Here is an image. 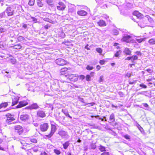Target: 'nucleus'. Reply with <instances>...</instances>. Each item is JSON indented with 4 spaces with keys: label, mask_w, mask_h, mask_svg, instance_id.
<instances>
[{
    "label": "nucleus",
    "mask_w": 155,
    "mask_h": 155,
    "mask_svg": "<svg viewBox=\"0 0 155 155\" xmlns=\"http://www.w3.org/2000/svg\"><path fill=\"white\" fill-rule=\"evenodd\" d=\"M65 76L70 81L73 82L77 81L78 79V76L76 74H68Z\"/></svg>",
    "instance_id": "obj_1"
},
{
    "label": "nucleus",
    "mask_w": 155,
    "mask_h": 155,
    "mask_svg": "<svg viewBox=\"0 0 155 155\" xmlns=\"http://www.w3.org/2000/svg\"><path fill=\"white\" fill-rule=\"evenodd\" d=\"M56 126L55 125L51 124V129L50 133L48 135H45V136L48 138L51 137L56 131Z\"/></svg>",
    "instance_id": "obj_2"
},
{
    "label": "nucleus",
    "mask_w": 155,
    "mask_h": 155,
    "mask_svg": "<svg viewBox=\"0 0 155 155\" xmlns=\"http://www.w3.org/2000/svg\"><path fill=\"white\" fill-rule=\"evenodd\" d=\"M39 108V106L36 103H33L31 104H30L28 107L25 108V109H29L30 110H36Z\"/></svg>",
    "instance_id": "obj_3"
},
{
    "label": "nucleus",
    "mask_w": 155,
    "mask_h": 155,
    "mask_svg": "<svg viewBox=\"0 0 155 155\" xmlns=\"http://www.w3.org/2000/svg\"><path fill=\"white\" fill-rule=\"evenodd\" d=\"M58 134L63 138L68 139L69 138L68 132L64 130H60L58 132Z\"/></svg>",
    "instance_id": "obj_4"
},
{
    "label": "nucleus",
    "mask_w": 155,
    "mask_h": 155,
    "mask_svg": "<svg viewBox=\"0 0 155 155\" xmlns=\"http://www.w3.org/2000/svg\"><path fill=\"white\" fill-rule=\"evenodd\" d=\"M55 63L59 65H64L66 64L67 62L64 60L62 58H58L55 61Z\"/></svg>",
    "instance_id": "obj_5"
},
{
    "label": "nucleus",
    "mask_w": 155,
    "mask_h": 155,
    "mask_svg": "<svg viewBox=\"0 0 155 155\" xmlns=\"http://www.w3.org/2000/svg\"><path fill=\"white\" fill-rule=\"evenodd\" d=\"M37 115L38 117L44 118L46 117L45 111L41 110H38L37 112Z\"/></svg>",
    "instance_id": "obj_6"
},
{
    "label": "nucleus",
    "mask_w": 155,
    "mask_h": 155,
    "mask_svg": "<svg viewBox=\"0 0 155 155\" xmlns=\"http://www.w3.org/2000/svg\"><path fill=\"white\" fill-rule=\"evenodd\" d=\"M49 128V125L47 123H45L41 125L40 129L42 131L45 132Z\"/></svg>",
    "instance_id": "obj_7"
},
{
    "label": "nucleus",
    "mask_w": 155,
    "mask_h": 155,
    "mask_svg": "<svg viewBox=\"0 0 155 155\" xmlns=\"http://www.w3.org/2000/svg\"><path fill=\"white\" fill-rule=\"evenodd\" d=\"M131 37L127 35H124L122 38V41H123L129 43L131 41Z\"/></svg>",
    "instance_id": "obj_8"
},
{
    "label": "nucleus",
    "mask_w": 155,
    "mask_h": 155,
    "mask_svg": "<svg viewBox=\"0 0 155 155\" xmlns=\"http://www.w3.org/2000/svg\"><path fill=\"white\" fill-rule=\"evenodd\" d=\"M7 117V119L6 120V122L8 123L11 122L15 120L14 118L13 115L9 114H8L6 115Z\"/></svg>",
    "instance_id": "obj_9"
},
{
    "label": "nucleus",
    "mask_w": 155,
    "mask_h": 155,
    "mask_svg": "<svg viewBox=\"0 0 155 155\" xmlns=\"http://www.w3.org/2000/svg\"><path fill=\"white\" fill-rule=\"evenodd\" d=\"M28 102L27 101H20L19 104L16 106L17 108H20L28 104Z\"/></svg>",
    "instance_id": "obj_10"
},
{
    "label": "nucleus",
    "mask_w": 155,
    "mask_h": 155,
    "mask_svg": "<svg viewBox=\"0 0 155 155\" xmlns=\"http://www.w3.org/2000/svg\"><path fill=\"white\" fill-rule=\"evenodd\" d=\"M15 129L17 131V133L19 134H21L23 132V127L17 125L15 127Z\"/></svg>",
    "instance_id": "obj_11"
},
{
    "label": "nucleus",
    "mask_w": 155,
    "mask_h": 155,
    "mask_svg": "<svg viewBox=\"0 0 155 155\" xmlns=\"http://www.w3.org/2000/svg\"><path fill=\"white\" fill-rule=\"evenodd\" d=\"M5 12L7 14L8 16H12L13 14V10L10 7H8Z\"/></svg>",
    "instance_id": "obj_12"
},
{
    "label": "nucleus",
    "mask_w": 155,
    "mask_h": 155,
    "mask_svg": "<svg viewBox=\"0 0 155 155\" xmlns=\"http://www.w3.org/2000/svg\"><path fill=\"white\" fill-rule=\"evenodd\" d=\"M77 13L78 15L81 16H86L87 14L86 11L82 10H80L78 11Z\"/></svg>",
    "instance_id": "obj_13"
},
{
    "label": "nucleus",
    "mask_w": 155,
    "mask_h": 155,
    "mask_svg": "<svg viewBox=\"0 0 155 155\" xmlns=\"http://www.w3.org/2000/svg\"><path fill=\"white\" fill-rule=\"evenodd\" d=\"M59 6H57V8L59 10H62L64 9L65 8V5L62 2H59Z\"/></svg>",
    "instance_id": "obj_14"
},
{
    "label": "nucleus",
    "mask_w": 155,
    "mask_h": 155,
    "mask_svg": "<svg viewBox=\"0 0 155 155\" xmlns=\"http://www.w3.org/2000/svg\"><path fill=\"white\" fill-rule=\"evenodd\" d=\"M140 107L143 108L145 110H148L149 109L150 107L146 103H143L141 105L139 106Z\"/></svg>",
    "instance_id": "obj_15"
},
{
    "label": "nucleus",
    "mask_w": 155,
    "mask_h": 155,
    "mask_svg": "<svg viewBox=\"0 0 155 155\" xmlns=\"http://www.w3.org/2000/svg\"><path fill=\"white\" fill-rule=\"evenodd\" d=\"M97 24L101 27H104L107 24L105 21L103 20H100L97 22Z\"/></svg>",
    "instance_id": "obj_16"
},
{
    "label": "nucleus",
    "mask_w": 155,
    "mask_h": 155,
    "mask_svg": "<svg viewBox=\"0 0 155 155\" xmlns=\"http://www.w3.org/2000/svg\"><path fill=\"white\" fill-rule=\"evenodd\" d=\"M29 118V115L28 114L21 115L20 117V119L22 121H25L28 120Z\"/></svg>",
    "instance_id": "obj_17"
},
{
    "label": "nucleus",
    "mask_w": 155,
    "mask_h": 155,
    "mask_svg": "<svg viewBox=\"0 0 155 155\" xmlns=\"http://www.w3.org/2000/svg\"><path fill=\"white\" fill-rule=\"evenodd\" d=\"M61 85L62 86L61 87H60V89L63 91H66L68 88L69 85L66 83Z\"/></svg>",
    "instance_id": "obj_18"
},
{
    "label": "nucleus",
    "mask_w": 155,
    "mask_h": 155,
    "mask_svg": "<svg viewBox=\"0 0 155 155\" xmlns=\"http://www.w3.org/2000/svg\"><path fill=\"white\" fill-rule=\"evenodd\" d=\"M18 100L19 97H14V98H12V106L18 103Z\"/></svg>",
    "instance_id": "obj_19"
},
{
    "label": "nucleus",
    "mask_w": 155,
    "mask_h": 155,
    "mask_svg": "<svg viewBox=\"0 0 155 155\" xmlns=\"http://www.w3.org/2000/svg\"><path fill=\"white\" fill-rule=\"evenodd\" d=\"M52 87L53 90L58 91H60L61 88L58 84H55V85H53Z\"/></svg>",
    "instance_id": "obj_20"
},
{
    "label": "nucleus",
    "mask_w": 155,
    "mask_h": 155,
    "mask_svg": "<svg viewBox=\"0 0 155 155\" xmlns=\"http://www.w3.org/2000/svg\"><path fill=\"white\" fill-rule=\"evenodd\" d=\"M124 53L126 55H131V52L130 49L128 48H125L124 51Z\"/></svg>",
    "instance_id": "obj_21"
},
{
    "label": "nucleus",
    "mask_w": 155,
    "mask_h": 155,
    "mask_svg": "<svg viewBox=\"0 0 155 155\" xmlns=\"http://www.w3.org/2000/svg\"><path fill=\"white\" fill-rule=\"evenodd\" d=\"M109 120L112 122H113L115 121V118L114 114L112 113L110 115Z\"/></svg>",
    "instance_id": "obj_22"
},
{
    "label": "nucleus",
    "mask_w": 155,
    "mask_h": 155,
    "mask_svg": "<svg viewBox=\"0 0 155 155\" xmlns=\"http://www.w3.org/2000/svg\"><path fill=\"white\" fill-rule=\"evenodd\" d=\"M9 102H4L0 104V109L2 108H5L8 106Z\"/></svg>",
    "instance_id": "obj_23"
},
{
    "label": "nucleus",
    "mask_w": 155,
    "mask_h": 155,
    "mask_svg": "<svg viewBox=\"0 0 155 155\" xmlns=\"http://www.w3.org/2000/svg\"><path fill=\"white\" fill-rule=\"evenodd\" d=\"M148 42L150 45H155V38H152L149 40Z\"/></svg>",
    "instance_id": "obj_24"
},
{
    "label": "nucleus",
    "mask_w": 155,
    "mask_h": 155,
    "mask_svg": "<svg viewBox=\"0 0 155 155\" xmlns=\"http://www.w3.org/2000/svg\"><path fill=\"white\" fill-rule=\"evenodd\" d=\"M18 40L19 41L25 42L26 41V40L25 38L22 36H19L18 37Z\"/></svg>",
    "instance_id": "obj_25"
},
{
    "label": "nucleus",
    "mask_w": 155,
    "mask_h": 155,
    "mask_svg": "<svg viewBox=\"0 0 155 155\" xmlns=\"http://www.w3.org/2000/svg\"><path fill=\"white\" fill-rule=\"evenodd\" d=\"M70 143L69 141H67L65 142V143L63 144V148L65 149H67L70 144Z\"/></svg>",
    "instance_id": "obj_26"
},
{
    "label": "nucleus",
    "mask_w": 155,
    "mask_h": 155,
    "mask_svg": "<svg viewBox=\"0 0 155 155\" xmlns=\"http://www.w3.org/2000/svg\"><path fill=\"white\" fill-rule=\"evenodd\" d=\"M68 12L69 13L74 14L75 13V9L73 7L69 8L68 9Z\"/></svg>",
    "instance_id": "obj_27"
},
{
    "label": "nucleus",
    "mask_w": 155,
    "mask_h": 155,
    "mask_svg": "<svg viewBox=\"0 0 155 155\" xmlns=\"http://www.w3.org/2000/svg\"><path fill=\"white\" fill-rule=\"evenodd\" d=\"M62 111L64 114L66 116L68 117L70 119L72 118V117L69 115L67 111L62 109Z\"/></svg>",
    "instance_id": "obj_28"
},
{
    "label": "nucleus",
    "mask_w": 155,
    "mask_h": 155,
    "mask_svg": "<svg viewBox=\"0 0 155 155\" xmlns=\"http://www.w3.org/2000/svg\"><path fill=\"white\" fill-rule=\"evenodd\" d=\"M96 147L95 143H93L91 144L89 148L91 149L94 150Z\"/></svg>",
    "instance_id": "obj_29"
},
{
    "label": "nucleus",
    "mask_w": 155,
    "mask_h": 155,
    "mask_svg": "<svg viewBox=\"0 0 155 155\" xmlns=\"http://www.w3.org/2000/svg\"><path fill=\"white\" fill-rule=\"evenodd\" d=\"M136 123L137 124L136 126L137 127L139 130L141 131V133L143 132L144 130L142 127H141L140 125H139L137 122H136Z\"/></svg>",
    "instance_id": "obj_30"
},
{
    "label": "nucleus",
    "mask_w": 155,
    "mask_h": 155,
    "mask_svg": "<svg viewBox=\"0 0 155 155\" xmlns=\"http://www.w3.org/2000/svg\"><path fill=\"white\" fill-rule=\"evenodd\" d=\"M9 57H12V58H11L10 59V61L11 62L12 64H15L16 63V60L11 55H9Z\"/></svg>",
    "instance_id": "obj_31"
},
{
    "label": "nucleus",
    "mask_w": 155,
    "mask_h": 155,
    "mask_svg": "<svg viewBox=\"0 0 155 155\" xmlns=\"http://www.w3.org/2000/svg\"><path fill=\"white\" fill-rule=\"evenodd\" d=\"M98 149L101 152L105 151V147L101 145L99 146Z\"/></svg>",
    "instance_id": "obj_32"
},
{
    "label": "nucleus",
    "mask_w": 155,
    "mask_h": 155,
    "mask_svg": "<svg viewBox=\"0 0 155 155\" xmlns=\"http://www.w3.org/2000/svg\"><path fill=\"white\" fill-rule=\"evenodd\" d=\"M113 33L114 35H117L119 34V31L118 30L114 29L113 30Z\"/></svg>",
    "instance_id": "obj_33"
},
{
    "label": "nucleus",
    "mask_w": 155,
    "mask_h": 155,
    "mask_svg": "<svg viewBox=\"0 0 155 155\" xmlns=\"http://www.w3.org/2000/svg\"><path fill=\"white\" fill-rule=\"evenodd\" d=\"M13 47L15 49H20L21 48L22 46H21V45H20L18 44V45H15L13 46Z\"/></svg>",
    "instance_id": "obj_34"
},
{
    "label": "nucleus",
    "mask_w": 155,
    "mask_h": 155,
    "mask_svg": "<svg viewBox=\"0 0 155 155\" xmlns=\"http://www.w3.org/2000/svg\"><path fill=\"white\" fill-rule=\"evenodd\" d=\"M40 149V147H35L32 148L31 150L35 152H37Z\"/></svg>",
    "instance_id": "obj_35"
},
{
    "label": "nucleus",
    "mask_w": 155,
    "mask_h": 155,
    "mask_svg": "<svg viewBox=\"0 0 155 155\" xmlns=\"http://www.w3.org/2000/svg\"><path fill=\"white\" fill-rule=\"evenodd\" d=\"M121 51L120 50L117 51L114 54V56L115 57H118L119 55L121 54Z\"/></svg>",
    "instance_id": "obj_36"
},
{
    "label": "nucleus",
    "mask_w": 155,
    "mask_h": 155,
    "mask_svg": "<svg viewBox=\"0 0 155 155\" xmlns=\"http://www.w3.org/2000/svg\"><path fill=\"white\" fill-rule=\"evenodd\" d=\"M138 59V57L136 55H133L132 56L131 61L132 62H134L135 60H137Z\"/></svg>",
    "instance_id": "obj_37"
},
{
    "label": "nucleus",
    "mask_w": 155,
    "mask_h": 155,
    "mask_svg": "<svg viewBox=\"0 0 155 155\" xmlns=\"http://www.w3.org/2000/svg\"><path fill=\"white\" fill-rule=\"evenodd\" d=\"M35 0H29L28 4L30 6L33 5L34 4Z\"/></svg>",
    "instance_id": "obj_38"
},
{
    "label": "nucleus",
    "mask_w": 155,
    "mask_h": 155,
    "mask_svg": "<svg viewBox=\"0 0 155 155\" xmlns=\"http://www.w3.org/2000/svg\"><path fill=\"white\" fill-rule=\"evenodd\" d=\"M5 17V12H3L0 13V19Z\"/></svg>",
    "instance_id": "obj_39"
},
{
    "label": "nucleus",
    "mask_w": 155,
    "mask_h": 155,
    "mask_svg": "<svg viewBox=\"0 0 155 155\" xmlns=\"http://www.w3.org/2000/svg\"><path fill=\"white\" fill-rule=\"evenodd\" d=\"M86 69L87 70L90 71L93 70L94 69V68L93 66L87 65L86 67Z\"/></svg>",
    "instance_id": "obj_40"
},
{
    "label": "nucleus",
    "mask_w": 155,
    "mask_h": 155,
    "mask_svg": "<svg viewBox=\"0 0 155 155\" xmlns=\"http://www.w3.org/2000/svg\"><path fill=\"white\" fill-rule=\"evenodd\" d=\"M86 80L88 81L91 80V77L90 75L88 74L86 76Z\"/></svg>",
    "instance_id": "obj_41"
},
{
    "label": "nucleus",
    "mask_w": 155,
    "mask_h": 155,
    "mask_svg": "<svg viewBox=\"0 0 155 155\" xmlns=\"http://www.w3.org/2000/svg\"><path fill=\"white\" fill-rule=\"evenodd\" d=\"M54 152L57 155L60 154L61 153V152L59 150L57 149H54Z\"/></svg>",
    "instance_id": "obj_42"
},
{
    "label": "nucleus",
    "mask_w": 155,
    "mask_h": 155,
    "mask_svg": "<svg viewBox=\"0 0 155 155\" xmlns=\"http://www.w3.org/2000/svg\"><path fill=\"white\" fill-rule=\"evenodd\" d=\"M91 117L92 118H93L94 117L97 118L99 119H101V121H103L104 120V119L103 118L102 119L100 117H99V116L98 115H97V116H91Z\"/></svg>",
    "instance_id": "obj_43"
},
{
    "label": "nucleus",
    "mask_w": 155,
    "mask_h": 155,
    "mask_svg": "<svg viewBox=\"0 0 155 155\" xmlns=\"http://www.w3.org/2000/svg\"><path fill=\"white\" fill-rule=\"evenodd\" d=\"M96 51L98 53H101L102 52V50L101 48H98L96 49Z\"/></svg>",
    "instance_id": "obj_44"
},
{
    "label": "nucleus",
    "mask_w": 155,
    "mask_h": 155,
    "mask_svg": "<svg viewBox=\"0 0 155 155\" xmlns=\"http://www.w3.org/2000/svg\"><path fill=\"white\" fill-rule=\"evenodd\" d=\"M136 41L139 43L145 40V38H140V39H136Z\"/></svg>",
    "instance_id": "obj_45"
},
{
    "label": "nucleus",
    "mask_w": 155,
    "mask_h": 155,
    "mask_svg": "<svg viewBox=\"0 0 155 155\" xmlns=\"http://www.w3.org/2000/svg\"><path fill=\"white\" fill-rule=\"evenodd\" d=\"M133 15L137 17L138 15H140V13L138 11H136L134 12Z\"/></svg>",
    "instance_id": "obj_46"
},
{
    "label": "nucleus",
    "mask_w": 155,
    "mask_h": 155,
    "mask_svg": "<svg viewBox=\"0 0 155 155\" xmlns=\"http://www.w3.org/2000/svg\"><path fill=\"white\" fill-rule=\"evenodd\" d=\"M78 99L80 101H81L82 102L84 103V100L83 98L80 97L79 96L78 97Z\"/></svg>",
    "instance_id": "obj_47"
},
{
    "label": "nucleus",
    "mask_w": 155,
    "mask_h": 155,
    "mask_svg": "<svg viewBox=\"0 0 155 155\" xmlns=\"http://www.w3.org/2000/svg\"><path fill=\"white\" fill-rule=\"evenodd\" d=\"M7 29L5 28H0V32L3 33L7 31Z\"/></svg>",
    "instance_id": "obj_48"
},
{
    "label": "nucleus",
    "mask_w": 155,
    "mask_h": 155,
    "mask_svg": "<svg viewBox=\"0 0 155 155\" xmlns=\"http://www.w3.org/2000/svg\"><path fill=\"white\" fill-rule=\"evenodd\" d=\"M123 136L126 139L129 140L130 139V136L128 134L124 135Z\"/></svg>",
    "instance_id": "obj_49"
},
{
    "label": "nucleus",
    "mask_w": 155,
    "mask_h": 155,
    "mask_svg": "<svg viewBox=\"0 0 155 155\" xmlns=\"http://www.w3.org/2000/svg\"><path fill=\"white\" fill-rule=\"evenodd\" d=\"M30 141L31 142L34 143H35L37 142V140L35 139L34 138L31 139Z\"/></svg>",
    "instance_id": "obj_50"
},
{
    "label": "nucleus",
    "mask_w": 155,
    "mask_h": 155,
    "mask_svg": "<svg viewBox=\"0 0 155 155\" xmlns=\"http://www.w3.org/2000/svg\"><path fill=\"white\" fill-rule=\"evenodd\" d=\"M140 15H137V18L140 19L143 17V15L141 13H140Z\"/></svg>",
    "instance_id": "obj_51"
},
{
    "label": "nucleus",
    "mask_w": 155,
    "mask_h": 155,
    "mask_svg": "<svg viewBox=\"0 0 155 155\" xmlns=\"http://www.w3.org/2000/svg\"><path fill=\"white\" fill-rule=\"evenodd\" d=\"M105 62V61L104 60H100L99 62L100 63L101 65L104 64Z\"/></svg>",
    "instance_id": "obj_52"
},
{
    "label": "nucleus",
    "mask_w": 155,
    "mask_h": 155,
    "mask_svg": "<svg viewBox=\"0 0 155 155\" xmlns=\"http://www.w3.org/2000/svg\"><path fill=\"white\" fill-rule=\"evenodd\" d=\"M140 87H142L143 88H146L147 87V86L146 85H145L143 84H140Z\"/></svg>",
    "instance_id": "obj_53"
},
{
    "label": "nucleus",
    "mask_w": 155,
    "mask_h": 155,
    "mask_svg": "<svg viewBox=\"0 0 155 155\" xmlns=\"http://www.w3.org/2000/svg\"><path fill=\"white\" fill-rule=\"evenodd\" d=\"M101 155H109V152H105L102 153Z\"/></svg>",
    "instance_id": "obj_54"
},
{
    "label": "nucleus",
    "mask_w": 155,
    "mask_h": 155,
    "mask_svg": "<svg viewBox=\"0 0 155 155\" xmlns=\"http://www.w3.org/2000/svg\"><path fill=\"white\" fill-rule=\"evenodd\" d=\"M80 79L81 80H83L85 78V76L84 75H80L79 76Z\"/></svg>",
    "instance_id": "obj_55"
},
{
    "label": "nucleus",
    "mask_w": 155,
    "mask_h": 155,
    "mask_svg": "<svg viewBox=\"0 0 155 155\" xmlns=\"http://www.w3.org/2000/svg\"><path fill=\"white\" fill-rule=\"evenodd\" d=\"M31 18L32 19V21L35 22H36L37 21V19L34 17H31Z\"/></svg>",
    "instance_id": "obj_56"
},
{
    "label": "nucleus",
    "mask_w": 155,
    "mask_h": 155,
    "mask_svg": "<svg viewBox=\"0 0 155 155\" xmlns=\"http://www.w3.org/2000/svg\"><path fill=\"white\" fill-rule=\"evenodd\" d=\"M103 77L102 76H101L100 77L99 80V82L100 83L101 82H102L103 81Z\"/></svg>",
    "instance_id": "obj_57"
},
{
    "label": "nucleus",
    "mask_w": 155,
    "mask_h": 155,
    "mask_svg": "<svg viewBox=\"0 0 155 155\" xmlns=\"http://www.w3.org/2000/svg\"><path fill=\"white\" fill-rule=\"evenodd\" d=\"M4 48V46L3 45L2 43L1 42H0V48L3 49Z\"/></svg>",
    "instance_id": "obj_58"
},
{
    "label": "nucleus",
    "mask_w": 155,
    "mask_h": 155,
    "mask_svg": "<svg viewBox=\"0 0 155 155\" xmlns=\"http://www.w3.org/2000/svg\"><path fill=\"white\" fill-rule=\"evenodd\" d=\"M146 71L150 73H151L153 71L150 68L147 69Z\"/></svg>",
    "instance_id": "obj_59"
},
{
    "label": "nucleus",
    "mask_w": 155,
    "mask_h": 155,
    "mask_svg": "<svg viewBox=\"0 0 155 155\" xmlns=\"http://www.w3.org/2000/svg\"><path fill=\"white\" fill-rule=\"evenodd\" d=\"M22 27L25 29H26L27 27V25L26 24H23L22 25Z\"/></svg>",
    "instance_id": "obj_60"
},
{
    "label": "nucleus",
    "mask_w": 155,
    "mask_h": 155,
    "mask_svg": "<svg viewBox=\"0 0 155 155\" xmlns=\"http://www.w3.org/2000/svg\"><path fill=\"white\" fill-rule=\"evenodd\" d=\"M3 0H0V6H2L3 5Z\"/></svg>",
    "instance_id": "obj_61"
},
{
    "label": "nucleus",
    "mask_w": 155,
    "mask_h": 155,
    "mask_svg": "<svg viewBox=\"0 0 155 155\" xmlns=\"http://www.w3.org/2000/svg\"><path fill=\"white\" fill-rule=\"evenodd\" d=\"M136 54L138 55H141V53L140 51H137L135 52Z\"/></svg>",
    "instance_id": "obj_62"
},
{
    "label": "nucleus",
    "mask_w": 155,
    "mask_h": 155,
    "mask_svg": "<svg viewBox=\"0 0 155 155\" xmlns=\"http://www.w3.org/2000/svg\"><path fill=\"white\" fill-rule=\"evenodd\" d=\"M146 17L148 19V20H150V21H151V20H152V19L151 18L150 16L149 15H146Z\"/></svg>",
    "instance_id": "obj_63"
},
{
    "label": "nucleus",
    "mask_w": 155,
    "mask_h": 155,
    "mask_svg": "<svg viewBox=\"0 0 155 155\" xmlns=\"http://www.w3.org/2000/svg\"><path fill=\"white\" fill-rule=\"evenodd\" d=\"M50 27V26L48 25H45V26H44V28H45L46 29H48V28Z\"/></svg>",
    "instance_id": "obj_64"
}]
</instances>
